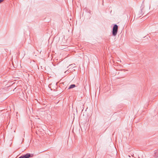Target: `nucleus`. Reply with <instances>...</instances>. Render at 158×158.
<instances>
[{"mask_svg": "<svg viewBox=\"0 0 158 158\" xmlns=\"http://www.w3.org/2000/svg\"><path fill=\"white\" fill-rule=\"evenodd\" d=\"M118 29V26L117 25H115L113 27L112 34L114 36H115L116 35Z\"/></svg>", "mask_w": 158, "mask_h": 158, "instance_id": "nucleus-1", "label": "nucleus"}, {"mask_svg": "<svg viewBox=\"0 0 158 158\" xmlns=\"http://www.w3.org/2000/svg\"><path fill=\"white\" fill-rule=\"evenodd\" d=\"M30 156V154H27L25 155H24L19 157V158H28Z\"/></svg>", "mask_w": 158, "mask_h": 158, "instance_id": "nucleus-2", "label": "nucleus"}, {"mask_svg": "<svg viewBox=\"0 0 158 158\" xmlns=\"http://www.w3.org/2000/svg\"><path fill=\"white\" fill-rule=\"evenodd\" d=\"M75 87V85L73 84L71 85H70L69 86V89L73 88Z\"/></svg>", "mask_w": 158, "mask_h": 158, "instance_id": "nucleus-3", "label": "nucleus"}, {"mask_svg": "<svg viewBox=\"0 0 158 158\" xmlns=\"http://www.w3.org/2000/svg\"><path fill=\"white\" fill-rule=\"evenodd\" d=\"M4 0H0V3L2 2Z\"/></svg>", "mask_w": 158, "mask_h": 158, "instance_id": "nucleus-4", "label": "nucleus"}]
</instances>
